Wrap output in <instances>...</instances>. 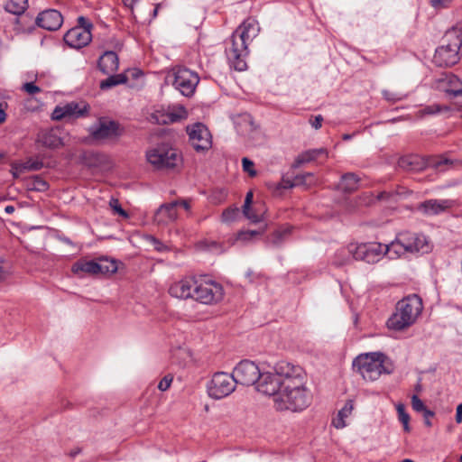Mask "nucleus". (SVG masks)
Instances as JSON below:
<instances>
[{
    "label": "nucleus",
    "instance_id": "1",
    "mask_svg": "<svg viewBox=\"0 0 462 462\" xmlns=\"http://www.w3.org/2000/svg\"><path fill=\"white\" fill-rule=\"evenodd\" d=\"M260 393L272 399L273 407L278 412H301L312 399L305 370L287 361L278 362L274 375L264 377Z\"/></svg>",
    "mask_w": 462,
    "mask_h": 462
},
{
    "label": "nucleus",
    "instance_id": "2",
    "mask_svg": "<svg viewBox=\"0 0 462 462\" xmlns=\"http://www.w3.org/2000/svg\"><path fill=\"white\" fill-rule=\"evenodd\" d=\"M352 365L353 370L367 382L376 381L382 374H391L395 369L393 361L382 352L360 354Z\"/></svg>",
    "mask_w": 462,
    "mask_h": 462
},
{
    "label": "nucleus",
    "instance_id": "3",
    "mask_svg": "<svg viewBox=\"0 0 462 462\" xmlns=\"http://www.w3.org/2000/svg\"><path fill=\"white\" fill-rule=\"evenodd\" d=\"M423 309L421 299L409 295L398 301L395 311L387 320V327L395 331L403 330L415 323Z\"/></svg>",
    "mask_w": 462,
    "mask_h": 462
},
{
    "label": "nucleus",
    "instance_id": "4",
    "mask_svg": "<svg viewBox=\"0 0 462 462\" xmlns=\"http://www.w3.org/2000/svg\"><path fill=\"white\" fill-rule=\"evenodd\" d=\"M462 49V29L452 28L445 34V43L439 47L434 55V61L439 66H452L460 60Z\"/></svg>",
    "mask_w": 462,
    "mask_h": 462
},
{
    "label": "nucleus",
    "instance_id": "5",
    "mask_svg": "<svg viewBox=\"0 0 462 462\" xmlns=\"http://www.w3.org/2000/svg\"><path fill=\"white\" fill-rule=\"evenodd\" d=\"M233 374L236 384L244 386L255 385V389L260 393L262 383L267 375H274L273 372H261L258 365L250 360L240 361L233 369Z\"/></svg>",
    "mask_w": 462,
    "mask_h": 462
},
{
    "label": "nucleus",
    "instance_id": "6",
    "mask_svg": "<svg viewBox=\"0 0 462 462\" xmlns=\"http://www.w3.org/2000/svg\"><path fill=\"white\" fill-rule=\"evenodd\" d=\"M117 271L116 262L107 258H100L97 261L80 259L71 266V272L79 278L85 275L113 274Z\"/></svg>",
    "mask_w": 462,
    "mask_h": 462
},
{
    "label": "nucleus",
    "instance_id": "7",
    "mask_svg": "<svg viewBox=\"0 0 462 462\" xmlns=\"http://www.w3.org/2000/svg\"><path fill=\"white\" fill-rule=\"evenodd\" d=\"M146 159L156 169H173L180 162V154L168 144L162 143L147 150Z\"/></svg>",
    "mask_w": 462,
    "mask_h": 462
},
{
    "label": "nucleus",
    "instance_id": "8",
    "mask_svg": "<svg viewBox=\"0 0 462 462\" xmlns=\"http://www.w3.org/2000/svg\"><path fill=\"white\" fill-rule=\"evenodd\" d=\"M226 55L230 65L238 71H244L247 68L246 57L248 56V43L238 34L233 32L229 40L226 42Z\"/></svg>",
    "mask_w": 462,
    "mask_h": 462
},
{
    "label": "nucleus",
    "instance_id": "9",
    "mask_svg": "<svg viewBox=\"0 0 462 462\" xmlns=\"http://www.w3.org/2000/svg\"><path fill=\"white\" fill-rule=\"evenodd\" d=\"M224 289L222 285L213 280L196 279L193 300L206 305H212L222 300Z\"/></svg>",
    "mask_w": 462,
    "mask_h": 462
},
{
    "label": "nucleus",
    "instance_id": "10",
    "mask_svg": "<svg viewBox=\"0 0 462 462\" xmlns=\"http://www.w3.org/2000/svg\"><path fill=\"white\" fill-rule=\"evenodd\" d=\"M77 21L78 24L64 34L63 40L69 47L79 50L91 42L93 23L84 16H79Z\"/></svg>",
    "mask_w": 462,
    "mask_h": 462
},
{
    "label": "nucleus",
    "instance_id": "11",
    "mask_svg": "<svg viewBox=\"0 0 462 462\" xmlns=\"http://www.w3.org/2000/svg\"><path fill=\"white\" fill-rule=\"evenodd\" d=\"M168 78H172L174 88L188 97L193 96L199 82V75L185 67L174 68Z\"/></svg>",
    "mask_w": 462,
    "mask_h": 462
},
{
    "label": "nucleus",
    "instance_id": "12",
    "mask_svg": "<svg viewBox=\"0 0 462 462\" xmlns=\"http://www.w3.org/2000/svg\"><path fill=\"white\" fill-rule=\"evenodd\" d=\"M234 374L225 372L215 373L208 383L207 391L212 399L219 400L230 395L236 389Z\"/></svg>",
    "mask_w": 462,
    "mask_h": 462
},
{
    "label": "nucleus",
    "instance_id": "13",
    "mask_svg": "<svg viewBox=\"0 0 462 462\" xmlns=\"http://www.w3.org/2000/svg\"><path fill=\"white\" fill-rule=\"evenodd\" d=\"M347 250L356 260L365 261L368 263H374L384 255L383 245L375 242L359 245L351 244Z\"/></svg>",
    "mask_w": 462,
    "mask_h": 462
},
{
    "label": "nucleus",
    "instance_id": "14",
    "mask_svg": "<svg viewBox=\"0 0 462 462\" xmlns=\"http://www.w3.org/2000/svg\"><path fill=\"white\" fill-rule=\"evenodd\" d=\"M120 134L119 125L107 118H100L96 125L89 128L91 139L97 143L116 139Z\"/></svg>",
    "mask_w": 462,
    "mask_h": 462
},
{
    "label": "nucleus",
    "instance_id": "15",
    "mask_svg": "<svg viewBox=\"0 0 462 462\" xmlns=\"http://www.w3.org/2000/svg\"><path fill=\"white\" fill-rule=\"evenodd\" d=\"M189 143L197 152H205L212 146V136L208 127L201 124L196 123L187 126Z\"/></svg>",
    "mask_w": 462,
    "mask_h": 462
},
{
    "label": "nucleus",
    "instance_id": "16",
    "mask_svg": "<svg viewBox=\"0 0 462 462\" xmlns=\"http://www.w3.org/2000/svg\"><path fill=\"white\" fill-rule=\"evenodd\" d=\"M89 106L86 102H69L63 106H57L51 113V119L79 118L88 115Z\"/></svg>",
    "mask_w": 462,
    "mask_h": 462
},
{
    "label": "nucleus",
    "instance_id": "17",
    "mask_svg": "<svg viewBox=\"0 0 462 462\" xmlns=\"http://www.w3.org/2000/svg\"><path fill=\"white\" fill-rule=\"evenodd\" d=\"M401 235L402 241L406 245L409 254H428L431 251L432 245L423 234L405 231Z\"/></svg>",
    "mask_w": 462,
    "mask_h": 462
},
{
    "label": "nucleus",
    "instance_id": "18",
    "mask_svg": "<svg viewBox=\"0 0 462 462\" xmlns=\"http://www.w3.org/2000/svg\"><path fill=\"white\" fill-rule=\"evenodd\" d=\"M196 279L195 276H185L173 282L169 287V294L179 300H193Z\"/></svg>",
    "mask_w": 462,
    "mask_h": 462
},
{
    "label": "nucleus",
    "instance_id": "19",
    "mask_svg": "<svg viewBox=\"0 0 462 462\" xmlns=\"http://www.w3.org/2000/svg\"><path fill=\"white\" fill-rule=\"evenodd\" d=\"M37 25L48 31L58 30L63 23L61 14L54 9L43 11L39 14L36 19Z\"/></svg>",
    "mask_w": 462,
    "mask_h": 462
},
{
    "label": "nucleus",
    "instance_id": "20",
    "mask_svg": "<svg viewBox=\"0 0 462 462\" xmlns=\"http://www.w3.org/2000/svg\"><path fill=\"white\" fill-rule=\"evenodd\" d=\"M456 205L452 199H428L418 205V210L425 215H438Z\"/></svg>",
    "mask_w": 462,
    "mask_h": 462
},
{
    "label": "nucleus",
    "instance_id": "21",
    "mask_svg": "<svg viewBox=\"0 0 462 462\" xmlns=\"http://www.w3.org/2000/svg\"><path fill=\"white\" fill-rule=\"evenodd\" d=\"M178 207L179 201L162 205L154 214V222L162 226L174 222L178 218Z\"/></svg>",
    "mask_w": 462,
    "mask_h": 462
},
{
    "label": "nucleus",
    "instance_id": "22",
    "mask_svg": "<svg viewBox=\"0 0 462 462\" xmlns=\"http://www.w3.org/2000/svg\"><path fill=\"white\" fill-rule=\"evenodd\" d=\"M260 27L258 22L249 17L245 19L234 32L248 44L258 35Z\"/></svg>",
    "mask_w": 462,
    "mask_h": 462
},
{
    "label": "nucleus",
    "instance_id": "23",
    "mask_svg": "<svg viewBox=\"0 0 462 462\" xmlns=\"http://www.w3.org/2000/svg\"><path fill=\"white\" fill-rule=\"evenodd\" d=\"M438 88L454 97L462 94V81L454 74H447L439 79Z\"/></svg>",
    "mask_w": 462,
    "mask_h": 462
},
{
    "label": "nucleus",
    "instance_id": "24",
    "mask_svg": "<svg viewBox=\"0 0 462 462\" xmlns=\"http://www.w3.org/2000/svg\"><path fill=\"white\" fill-rule=\"evenodd\" d=\"M98 69L103 74L110 75L117 71L119 59L115 51H107L100 56L97 62Z\"/></svg>",
    "mask_w": 462,
    "mask_h": 462
},
{
    "label": "nucleus",
    "instance_id": "25",
    "mask_svg": "<svg viewBox=\"0 0 462 462\" xmlns=\"http://www.w3.org/2000/svg\"><path fill=\"white\" fill-rule=\"evenodd\" d=\"M401 233L397 235L396 238L392 241L389 245H383L384 254H387L389 258H399L408 253L407 246L402 241Z\"/></svg>",
    "mask_w": 462,
    "mask_h": 462
},
{
    "label": "nucleus",
    "instance_id": "26",
    "mask_svg": "<svg viewBox=\"0 0 462 462\" xmlns=\"http://www.w3.org/2000/svg\"><path fill=\"white\" fill-rule=\"evenodd\" d=\"M324 155L328 158V151L325 148L310 149L300 153L294 162L295 167H299L301 164L309 163L317 160L319 156Z\"/></svg>",
    "mask_w": 462,
    "mask_h": 462
},
{
    "label": "nucleus",
    "instance_id": "27",
    "mask_svg": "<svg viewBox=\"0 0 462 462\" xmlns=\"http://www.w3.org/2000/svg\"><path fill=\"white\" fill-rule=\"evenodd\" d=\"M360 179L355 173L348 172L342 175L337 189L344 192H353L359 187Z\"/></svg>",
    "mask_w": 462,
    "mask_h": 462
},
{
    "label": "nucleus",
    "instance_id": "28",
    "mask_svg": "<svg viewBox=\"0 0 462 462\" xmlns=\"http://www.w3.org/2000/svg\"><path fill=\"white\" fill-rule=\"evenodd\" d=\"M354 410V402L346 401L344 407L338 411L337 416L333 419L332 424L336 429H343L346 426V419L349 417Z\"/></svg>",
    "mask_w": 462,
    "mask_h": 462
},
{
    "label": "nucleus",
    "instance_id": "29",
    "mask_svg": "<svg viewBox=\"0 0 462 462\" xmlns=\"http://www.w3.org/2000/svg\"><path fill=\"white\" fill-rule=\"evenodd\" d=\"M42 167V162L29 160L22 163H14L12 165L11 172L14 178H19L20 175L26 171H38Z\"/></svg>",
    "mask_w": 462,
    "mask_h": 462
},
{
    "label": "nucleus",
    "instance_id": "30",
    "mask_svg": "<svg viewBox=\"0 0 462 462\" xmlns=\"http://www.w3.org/2000/svg\"><path fill=\"white\" fill-rule=\"evenodd\" d=\"M318 182L317 178L313 173L306 172L303 174H298L294 177L293 182L289 185L290 188L294 186H305L310 188L316 185Z\"/></svg>",
    "mask_w": 462,
    "mask_h": 462
},
{
    "label": "nucleus",
    "instance_id": "31",
    "mask_svg": "<svg viewBox=\"0 0 462 462\" xmlns=\"http://www.w3.org/2000/svg\"><path fill=\"white\" fill-rule=\"evenodd\" d=\"M28 6V0H6L5 9L8 13L20 15Z\"/></svg>",
    "mask_w": 462,
    "mask_h": 462
},
{
    "label": "nucleus",
    "instance_id": "32",
    "mask_svg": "<svg viewBox=\"0 0 462 462\" xmlns=\"http://www.w3.org/2000/svg\"><path fill=\"white\" fill-rule=\"evenodd\" d=\"M25 185L27 189L39 192L46 191L49 189L47 181L37 175L28 178Z\"/></svg>",
    "mask_w": 462,
    "mask_h": 462
},
{
    "label": "nucleus",
    "instance_id": "33",
    "mask_svg": "<svg viewBox=\"0 0 462 462\" xmlns=\"http://www.w3.org/2000/svg\"><path fill=\"white\" fill-rule=\"evenodd\" d=\"M253 201V192L249 191L245 199V204L243 206V212L245 216L252 222L258 223L263 221V214H252L251 213V203Z\"/></svg>",
    "mask_w": 462,
    "mask_h": 462
},
{
    "label": "nucleus",
    "instance_id": "34",
    "mask_svg": "<svg viewBox=\"0 0 462 462\" xmlns=\"http://www.w3.org/2000/svg\"><path fill=\"white\" fill-rule=\"evenodd\" d=\"M128 80V78L124 73L121 74H110V76L106 79L105 80L101 81L100 83V88L101 89H107L112 87L125 84Z\"/></svg>",
    "mask_w": 462,
    "mask_h": 462
},
{
    "label": "nucleus",
    "instance_id": "35",
    "mask_svg": "<svg viewBox=\"0 0 462 462\" xmlns=\"http://www.w3.org/2000/svg\"><path fill=\"white\" fill-rule=\"evenodd\" d=\"M188 112L184 106H180L174 108L172 111L167 113L165 118L162 120V124L175 123L182 119L187 118Z\"/></svg>",
    "mask_w": 462,
    "mask_h": 462
},
{
    "label": "nucleus",
    "instance_id": "36",
    "mask_svg": "<svg viewBox=\"0 0 462 462\" xmlns=\"http://www.w3.org/2000/svg\"><path fill=\"white\" fill-rule=\"evenodd\" d=\"M399 166L406 171H419L421 167L419 165L418 157L405 156L399 160Z\"/></svg>",
    "mask_w": 462,
    "mask_h": 462
},
{
    "label": "nucleus",
    "instance_id": "37",
    "mask_svg": "<svg viewBox=\"0 0 462 462\" xmlns=\"http://www.w3.org/2000/svg\"><path fill=\"white\" fill-rule=\"evenodd\" d=\"M42 143L50 148H59L62 146V140L53 132L45 134L42 136Z\"/></svg>",
    "mask_w": 462,
    "mask_h": 462
},
{
    "label": "nucleus",
    "instance_id": "38",
    "mask_svg": "<svg viewBox=\"0 0 462 462\" xmlns=\"http://www.w3.org/2000/svg\"><path fill=\"white\" fill-rule=\"evenodd\" d=\"M290 233H291L290 226L280 228V229L274 231L271 235V236L269 237V243L273 245H278L283 241L285 236H287Z\"/></svg>",
    "mask_w": 462,
    "mask_h": 462
},
{
    "label": "nucleus",
    "instance_id": "39",
    "mask_svg": "<svg viewBox=\"0 0 462 462\" xmlns=\"http://www.w3.org/2000/svg\"><path fill=\"white\" fill-rule=\"evenodd\" d=\"M382 95L386 101L391 102V103L402 101L407 97L406 94H403L399 91L391 90V89L383 90Z\"/></svg>",
    "mask_w": 462,
    "mask_h": 462
},
{
    "label": "nucleus",
    "instance_id": "40",
    "mask_svg": "<svg viewBox=\"0 0 462 462\" xmlns=\"http://www.w3.org/2000/svg\"><path fill=\"white\" fill-rule=\"evenodd\" d=\"M443 111H449V107L447 106L433 104L430 106H427L423 109L420 110L419 115L420 116H423L426 115H435Z\"/></svg>",
    "mask_w": 462,
    "mask_h": 462
},
{
    "label": "nucleus",
    "instance_id": "41",
    "mask_svg": "<svg viewBox=\"0 0 462 462\" xmlns=\"http://www.w3.org/2000/svg\"><path fill=\"white\" fill-rule=\"evenodd\" d=\"M396 410L398 412L399 420L402 423L404 430L406 432H409L410 431V426H409L410 415L406 412L405 406L402 403H399L396 406Z\"/></svg>",
    "mask_w": 462,
    "mask_h": 462
},
{
    "label": "nucleus",
    "instance_id": "42",
    "mask_svg": "<svg viewBox=\"0 0 462 462\" xmlns=\"http://www.w3.org/2000/svg\"><path fill=\"white\" fill-rule=\"evenodd\" d=\"M147 242L153 246V248L160 253L170 251V247L164 245L162 241L152 236L146 237Z\"/></svg>",
    "mask_w": 462,
    "mask_h": 462
},
{
    "label": "nucleus",
    "instance_id": "43",
    "mask_svg": "<svg viewBox=\"0 0 462 462\" xmlns=\"http://www.w3.org/2000/svg\"><path fill=\"white\" fill-rule=\"evenodd\" d=\"M109 206L115 214H117L124 218H127L129 217L128 213L121 207L117 199L112 198L109 201Z\"/></svg>",
    "mask_w": 462,
    "mask_h": 462
},
{
    "label": "nucleus",
    "instance_id": "44",
    "mask_svg": "<svg viewBox=\"0 0 462 462\" xmlns=\"http://www.w3.org/2000/svg\"><path fill=\"white\" fill-rule=\"evenodd\" d=\"M238 214L237 208H226L223 211L221 218L223 222H231L236 219Z\"/></svg>",
    "mask_w": 462,
    "mask_h": 462
},
{
    "label": "nucleus",
    "instance_id": "45",
    "mask_svg": "<svg viewBox=\"0 0 462 462\" xmlns=\"http://www.w3.org/2000/svg\"><path fill=\"white\" fill-rule=\"evenodd\" d=\"M453 0H430V5L436 10L448 8Z\"/></svg>",
    "mask_w": 462,
    "mask_h": 462
},
{
    "label": "nucleus",
    "instance_id": "46",
    "mask_svg": "<svg viewBox=\"0 0 462 462\" xmlns=\"http://www.w3.org/2000/svg\"><path fill=\"white\" fill-rule=\"evenodd\" d=\"M242 165H243V170L246 172H248V174L251 176V177H254L256 175V171L254 170V162L249 160L248 158L245 157L242 159Z\"/></svg>",
    "mask_w": 462,
    "mask_h": 462
},
{
    "label": "nucleus",
    "instance_id": "47",
    "mask_svg": "<svg viewBox=\"0 0 462 462\" xmlns=\"http://www.w3.org/2000/svg\"><path fill=\"white\" fill-rule=\"evenodd\" d=\"M411 406H412V409L418 412H422L427 409V407L424 405L423 402L417 395H412Z\"/></svg>",
    "mask_w": 462,
    "mask_h": 462
},
{
    "label": "nucleus",
    "instance_id": "48",
    "mask_svg": "<svg viewBox=\"0 0 462 462\" xmlns=\"http://www.w3.org/2000/svg\"><path fill=\"white\" fill-rule=\"evenodd\" d=\"M22 89L29 95H35L41 92V88L33 82H26L23 85Z\"/></svg>",
    "mask_w": 462,
    "mask_h": 462
},
{
    "label": "nucleus",
    "instance_id": "49",
    "mask_svg": "<svg viewBox=\"0 0 462 462\" xmlns=\"http://www.w3.org/2000/svg\"><path fill=\"white\" fill-rule=\"evenodd\" d=\"M263 232V231H254V230L241 231L238 234V239L241 241H247L255 236L261 235Z\"/></svg>",
    "mask_w": 462,
    "mask_h": 462
},
{
    "label": "nucleus",
    "instance_id": "50",
    "mask_svg": "<svg viewBox=\"0 0 462 462\" xmlns=\"http://www.w3.org/2000/svg\"><path fill=\"white\" fill-rule=\"evenodd\" d=\"M172 377L171 376H164L158 384V389L162 392L168 390L171 384Z\"/></svg>",
    "mask_w": 462,
    "mask_h": 462
},
{
    "label": "nucleus",
    "instance_id": "51",
    "mask_svg": "<svg viewBox=\"0 0 462 462\" xmlns=\"http://www.w3.org/2000/svg\"><path fill=\"white\" fill-rule=\"evenodd\" d=\"M323 122V116L321 115L318 116H311L309 119V123L311 125V126L318 130L321 127Z\"/></svg>",
    "mask_w": 462,
    "mask_h": 462
},
{
    "label": "nucleus",
    "instance_id": "52",
    "mask_svg": "<svg viewBox=\"0 0 462 462\" xmlns=\"http://www.w3.org/2000/svg\"><path fill=\"white\" fill-rule=\"evenodd\" d=\"M8 105L6 102H0V124H3L6 120L5 110Z\"/></svg>",
    "mask_w": 462,
    "mask_h": 462
},
{
    "label": "nucleus",
    "instance_id": "53",
    "mask_svg": "<svg viewBox=\"0 0 462 462\" xmlns=\"http://www.w3.org/2000/svg\"><path fill=\"white\" fill-rule=\"evenodd\" d=\"M422 413H423L425 424L428 427H430L431 422H430V419L434 416V412L427 408L424 411H422Z\"/></svg>",
    "mask_w": 462,
    "mask_h": 462
},
{
    "label": "nucleus",
    "instance_id": "54",
    "mask_svg": "<svg viewBox=\"0 0 462 462\" xmlns=\"http://www.w3.org/2000/svg\"><path fill=\"white\" fill-rule=\"evenodd\" d=\"M3 263L4 262L0 258V282L5 281L6 278L8 277V273L5 270Z\"/></svg>",
    "mask_w": 462,
    "mask_h": 462
},
{
    "label": "nucleus",
    "instance_id": "55",
    "mask_svg": "<svg viewBox=\"0 0 462 462\" xmlns=\"http://www.w3.org/2000/svg\"><path fill=\"white\" fill-rule=\"evenodd\" d=\"M251 213L252 214H260V213H262L263 214V217L264 214H265V209H264L263 205L258 204L254 208H251Z\"/></svg>",
    "mask_w": 462,
    "mask_h": 462
},
{
    "label": "nucleus",
    "instance_id": "56",
    "mask_svg": "<svg viewBox=\"0 0 462 462\" xmlns=\"http://www.w3.org/2000/svg\"><path fill=\"white\" fill-rule=\"evenodd\" d=\"M456 422L458 424L462 422V403L458 404L457 407Z\"/></svg>",
    "mask_w": 462,
    "mask_h": 462
},
{
    "label": "nucleus",
    "instance_id": "57",
    "mask_svg": "<svg viewBox=\"0 0 462 462\" xmlns=\"http://www.w3.org/2000/svg\"><path fill=\"white\" fill-rule=\"evenodd\" d=\"M140 0H122L125 6L129 8L132 12L134 11V6L139 2Z\"/></svg>",
    "mask_w": 462,
    "mask_h": 462
},
{
    "label": "nucleus",
    "instance_id": "58",
    "mask_svg": "<svg viewBox=\"0 0 462 462\" xmlns=\"http://www.w3.org/2000/svg\"><path fill=\"white\" fill-rule=\"evenodd\" d=\"M178 201L179 206H181L186 211H190L191 205L189 199H182Z\"/></svg>",
    "mask_w": 462,
    "mask_h": 462
},
{
    "label": "nucleus",
    "instance_id": "59",
    "mask_svg": "<svg viewBox=\"0 0 462 462\" xmlns=\"http://www.w3.org/2000/svg\"><path fill=\"white\" fill-rule=\"evenodd\" d=\"M5 212L6 214H12V213H14V206H12V205H8V206H6V207L5 208Z\"/></svg>",
    "mask_w": 462,
    "mask_h": 462
},
{
    "label": "nucleus",
    "instance_id": "60",
    "mask_svg": "<svg viewBox=\"0 0 462 462\" xmlns=\"http://www.w3.org/2000/svg\"><path fill=\"white\" fill-rule=\"evenodd\" d=\"M81 452V449L77 448H74L72 449L70 452H69V456L74 457H76L78 454H79Z\"/></svg>",
    "mask_w": 462,
    "mask_h": 462
},
{
    "label": "nucleus",
    "instance_id": "61",
    "mask_svg": "<svg viewBox=\"0 0 462 462\" xmlns=\"http://www.w3.org/2000/svg\"><path fill=\"white\" fill-rule=\"evenodd\" d=\"M448 162V160H444V161H438L436 162L433 163V165L437 168H439L441 164L443 163H447Z\"/></svg>",
    "mask_w": 462,
    "mask_h": 462
},
{
    "label": "nucleus",
    "instance_id": "62",
    "mask_svg": "<svg viewBox=\"0 0 462 462\" xmlns=\"http://www.w3.org/2000/svg\"><path fill=\"white\" fill-rule=\"evenodd\" d=\"M160 7V5H157L156 7L154 8L153 10V16L155 17L157 15V13H158V9Z\"/></svg>",
    "mask_w": 462,
    "mask_h": 462
},
{
    "label": "nucleus",
    "instance_id": "63",
    "mask_svg": "<svg viewBox=\"0 0 462 462\" xmlns=\"http://www.w3.org/2000/svg\"><path fill=\"white\" fill-rule=\"evenodd\" d=\"M350 138H351V135H350V134H345V135L343 136V139H344V140H349Z\"/></svg>",
    "mask_w": 462,
    "mask_h": 462
},
{
    "label": "nucleus",
    "instance_id": "64",
    "mask_svg": "<svg viewBox=\"0 0 462 462\" xmlns=\"http://www.w3.org/2000/svg\"><path fill=\"white\" fill-rule=\"evenodd\" d=\"M402 462H414V461L412 459L406 458V459L402 460Z\"/></svg>",
    "mask_w": 462,
    "mask_h": 462
}]
</instances>
